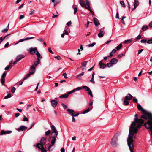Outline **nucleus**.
Here are the masks:
<instances>
[{"label": "nucleus", "mask_w": 152, "mask_h": 152, "mask_svg": "<svg viewBox=\"0 0 152 152\" xmlns=\"http://www.w3.org/2000/svg\"><path fill=\"white\" fill-rule=\"evenodd\" d=\"M134 116L135 117L134 119V122H132L129 128L128 137H132L133 132L136 133L138 131L137 129L140 128L142 126L144 122V120L137 118L138 115L137 114H135Z\"/></svg>", "instance_id": "1"}, {"label": "nucleus", "mask_w": 152, "mask_h": 152, "mask_svg": "<svg viewBox=\"0 0 152 152\" xmlns=\"http://www.w3.org/2000/svg\"><path fill=\"white\" fill-rule=\"evenodd\" d=\"M137 107L138 110L141 111L142 113L143 114L141 116V118L145 120L148 119V120H152V115L151 113L143 109L141 105L138 103H137Z\"/></svg>", "instance_id": "2"}, {"label": "nucleus", "mask_w": 152, "mask_h": 152, "mask_svg": "<svg viewBox=\"0 0 152 152\" xmlns=\"http://www.w3.org/2000/svg\"><path fill=\"white\" fill-rule=\"evenodd\" d=\"M120 133L117 132L115 134L113 137L112 139L111 144L113 147H116L118 145L117 141L118 140V137Z\"/></svg>", "instance_id": "3"}, {"label": "nucleus", "mask_w": 152, "mask_h": 152, "mask_svg": "<svg viewBox=\"0 0 152 152\" xmlns=\"http://www.w3.org/2000/svg\"><path fill=\"white\" fill-rule=\"evenodd\" d=\"M132 137H128L127 140L128 145L129 148L130 152H133V151L134 149V145L133 143L134 140L132 138Z\"/></svg>", "instance_id": "4"}, {"label": "nucleus", "mask_w": 152, "mask_h": 152, "mask_svg": "<svg viewBox=\"0 0 152 152\" xmlns=\"http://www.w3.org/2000/svg\"><path fill=\"white\" fill-rule=\"evenodd\" d=\"M58 134L57 131H56V132H52L51 134V137L53 138L51 141V144H54L56 140V137H57Z\"/></svg>", "instance_id": "5"}, {"label": "nucleus", "mask_w": 152, "mask_h": 152, "mask_svg": "<svg viewBox=\"0 0 152 152\" xmlns=\"http://www.w3.org/2000/svg\"><path fill=\"white\" fill-rule=\"evenodd\" d=\"M86 9L89 10H91L90 1L89 0H86Z\"/></svg>", "instance_id": "6"}, {"label": "nucleus", "mask_w": 152, "mask_h": 152, "mask_svg": "<svg viewBox=\"0 0 152 152\" xmlns=\"http://www.w3.org/2000/svg\"><path fill=\"white\" fill-rule=\"evenodd\" d=\"M12 132V131H5L4 130H1L0 132V135H2L5 134H9Z\"/></svg>", "instance_id": "7"}, {"label": "nucleus", "mask_w": 152, "mask_h": 152, "mask_svg": "<svg viewBox=\"0 0 152 152\" xmlns=\"http://www.w3.org/2000/svg\"><path fill=\"white\" fill-rule=\"evenodd\" d=\"M27 129V127L23 126H21L19 128L16 129L18 131H23Z\"/></svg>", "instance_id": "8"}, {"label": "nucleus", "mask_w": 152, "mask_h": 152, "mask_svg": "<svg viewBox=\"0 0 152 152\" xmlns=\"http://www.w3.org/2000/svg\"><path fill=\"white\" fill-rule=\"evenodd\" d=\"M51 105L54 107H55L58 104V102L55 100H51Z\"/></svg>", "instance_id": "9"}, {"label": "nucleus", "mask_w": 152, "mask_h": 152, "mask_svg": "<svg viewBox=\"0 0 152 152\" xmlns=\"http://www.w3.org/2000/svg\"><path fill=\"white\" fill-rule=\"evenodd\" d=\"M134 0V7L133 8H132V11L134 9H135L137 6L139 4V2L137 1V0Z\"/></svg>", "instance_id": "10"}, {"label": "nucleus", "mask_w": 152, "mask_h": 152, "mask_svg": "<svg viewBox=\"0 0 152 152\" xmlns=\"http://www.w3.org/2000/svg\"><path fill=\"white\" fill-rule=\"evenodd\" d=\"M35 71V68L34 66V65H32L30 68L29 73H30V74H32L34 73Z\"/></svg>", "instance_id": "11"}, {"label": "nucleus", "mask_w": 152, "mask_h": 152, "mask_svg": "<svg viewBox=\"0 0 152 152\" xmlns=\"http://www.w3.org/2000/svg\"><path fill=\"white\" fill-rule=\"evenodd\" d=\"M132 97L133 96L130 94H128L127 96L125 97L124 99L127 100H130Z\"/></svg>", "instance_id": "12"}, {"label": "nucleus", "mask_w": 152, "mask_h": 152, "mask_svg": "<svg viewBox=\"0 0 152 152\" xmlns=\"http://www.w3.org/2000/svg\"><path fill=\"white\" fill-rule=\"evenodd\" d=\"M34 38V37H26L25 38V39H20L18 41V42H23L26 40H27L29 39H33Z\"/></svg>", "instance_id": "13"}, {"label": "nucleus", "mask_w": 152, "mask_h": 152, "mask_svg": "<svg viewBox=\"0 0 152 152\" xmlns=\"http://www.w3.org/2000/svg\"><path fill=\"white\" fill-rule=\"evenodd\" d=\"M25 57L24 55L23 54L18 55L16 58L17 61H19Z\"/></svg>", "instance_id": "14"}, {"label": "nucleus", "mask_w": 152, "mask_h": 152, "mask_svg": "<svg viewBox=\"0 0 152 152\" xmlns=\"http://www.w3.org/2000/svg\"><path fill=\"white\" fill-rule=\"evenodd\" d=\"M37 50V48H31L30 49V53L31 54L33 55L35 53V50Z\"/></svg>", "instance_id": "15"}, {"label": "nucleus", "mask_w": 152, "mask_h": 152, "mask_svg": "<svg viewBox=\"0 0 152 152\" xmlns=\"http://www.w3.org/2000/svg\"><path fill=\"white\" fill-rule=\"evenodd\" d=\"M99 65L100 68L102 69H103L106 66L105 64L102 63L101 61L99 62Z\"/></svg>", "instance_id": "16"}, {"label": "nucleus", "mask_w": 152, "mask_h": 152, "mask_svg": "<svg viewBox=\"0 0 152 152\" xmlns=\"http://www.w3.org/2000/svg\"><path fill=\"white\" fill-rule=\"evenodd\" d=\"M110 62L113 65L116 64L118 62V60L115 58L112 59L110 61Z\"/></svg>", "instance_id": "17"}, {"label": "nucleus", "mask_w": 152, "mask_h": 152, "mask_svg": "<svg viewBox=\"0 0 152 152\" xmlns=\"http://www.w3.org/2000/svg\"><path fill=\"white\" fill-rule=\"evenodd\" d=\"M46 142V140L45 138L43 137L41 138L40 141V143L44 145L45 144Z\"/></svg>", "instance_id": "18"}, {"label": "nucleus", "mask_w": 152, "mask_h": 152, "mask_svg": "<svg viewBox=\"0 0 152 152\" xmlns=\"http://www.w3.org/2000/svg\"><path fill=\"white\" fill-rule=\"evenodd\" d=\"M79 3L80 5L83 7H85L86 8V4L85 1L83 0H80Z\"/></svg>", "instance_id": "19"}, {"label": "nucleus", "mask_w": 152, "mask_h": 152, "mask_svg": "<svg viewBox=\"0 0 152 152\" xmlns=\"http://www.w3.org/2000/svg\"><path fill=\"white\" fill-rule=\"evenodd\" d=\"M99 32L98 35V37L99 38L102 37L104 36V32L100 30L99 31Z\"/></svg>", "instance_id": "20"}, {"label": "nucleus", "mask_w": 152, "mask_h": 152, "mask_svg": "<svg viewBox=\"0 0 152 152\" xmlns=\"http://www.w3.org/2000/svg\"><path fill=\"white\" fill-rule=\"evenodd\" d=\"M69 94L68 92L67 94L61 95L59 97L61 98H66L68 97Z\"/></svg>", "instance_id": "21"}, {"label": "nucleus", "mask_w": 152, "mask_h": 152, "mask_svg": "<svg viewBox=\"0 0 152 152\" xmlns=\"http://www.w3.org/2000/svg\"><path fill=\"white\" fill-rule=\"evenodd\" d=\"M43 145L41 143H37V147L39 149H42L43 148Z\"/></svg>", "instance_id": "22"}, {"label": "nucleus", "mask_w": 152, "mask_h": 152, "mask_svg": "<svg viewBox=\"0 0 152 152\" xmlns=\"http://www.w3.org/2000/svg\"><path fill=\"white\" fill-rule=\"evenodd\" d=\"M94 22L95 26H97L99 24L97 19L95 18H94Z\"/></svg>", "instance_id": "23"}, {"label": "nucleus", "mask_w": 152, "mask_h": 152, "mask_svg": "<svg viewBox=\"0 0 152 152\" xmlns=\"http://www.w3.org/2000/svg\"><path fill=\"white\" fill-rule=\"evenodd\" d=\"M54 144H50V146L49 148L48 149L49 151H52L54 149Z\"/></svg>", "instance_id": "24"}, {"label": "nucleus", "mask_w": 152, "mask_h": 152, "mask_svg": "<svg viewBox=\"0 0 152 152\" xmlns=\"http://www.w3.org/2000/svg\"><path fill=\"white\" fill-rule=\"evenodd\" d=\"M10 24L9 23L6 28L4 29L2 31V32L4 33H6L9 29V26Z\"/></svg>", "instance_id": "25"}, {"label": "nucleus", "mask_w": 152, "mask_h": 152, "mask_svg": "<svg viewBox=\"0 0 152 152\" xmlns=\"http://www.w3.org/2000/svg\"><path fill=\"white\" fill-rule=\"evenodd\" d=\"M84 75V72H82L81 73L78 75L77 76V78L78 79H81V76L83 75Z\"/></svg>", "instance_id": "26"}, {"label": "nucleus", "mask_w": 152, "mask_h": 152, "mask_svg": "<svg viewBox=\"0 0 152 152\" xmlns=\"http://www.w3.org/2000/svg\"><path fill=\"white\" fill-rule=\"evenodd\" d=\"M68 112V113L69 114H71L73 112H74V110L73 109H67L66 110Z\"/></svg>", "instance_id": "27"}, {"label": "nucleus", "mask_w": 152, "mask_h": 152, "mask_svg": "<svg viewBox=\"0 0 152 152\" xmlns=\"http://www.w3.org/2000/svg\"><path fill=\"white\" fill-rule=\"evenodd\" d=\"M116 51V49H113L112 51L111 52L110 54V55L108 56V57H109L110 56H112L114 53H115Z\"/></svg>", "instance_id": "28"}, {"label": "nucleus", "mask_w": 152, "mask_h": 152, "mask_svg": "<svg viewBox=\"0 0 152 152\" xmlns=\"http://www.w3.org/2000/svg\"><path fill=\"white\" fill-rule=\"evenodd\" d=\"M87 62V61H85L82 62L81 64V67H85Z\"/></svg>", "instance_id": "29"}, {"label": "nucleus", "mask_w": 152, "mask_h": 152, "mask_svg": "<svg viewBox=\"0 0 152 152\" xmlns=\"http://www.w3.org/2000/svg\"><path fill=\"white\" fill-rule=\"evenodd\" d=\"M123 104H124L125 105H127L129 104V102L127 100L124 99Z\"/></svg>", "instance_id": "30"}, {"label": "nucleus", "mask_w": 152, "mask_h": 152, "mask_svg": "<svg viewBox=\"0 0 152 152\" xmlns=\"http://www.w3.org/2000/svg\"><path fill=\"white\" fill-rule=\"evenodd\" d=\"M92 109V108H91V109H90L89 108H87V109L86 110H84L83 113V114H86V113L89 112Z\"/></svg>", "instance_id": "31"}, {"label": "nucleus", "mask_w": 152, "mask_h": 152, "mask_svg": "<svg viewBox=\"0 0 152 152\" xmlns=\"http://www.w3.org/2000/svg\"><path fill=\"white\" fill-rule=\"evenodd\" d=\"M79 114L78 113L76 112H73V113L71 114V115L72 117H76Z\"/></svg>", "instance_id": "32"}, {"label": "nucleus", "mask_w": 152, "mask_h": 152, "mask_svg": "<svg viewBox=\"0 0 152 152\" xmlns=\"http://www.w3.org/2000/svg\"><path fill=\"white\" fill-rule=\"evenodd\" d=\"M122 47V44L121 43L119 44V45L117 46L116 48V50H118L120 49Z\"/></svg>", "instance_id": "33"}, {"label": "nucleus", "mask_w": 152, "mask_h": 152, "mask_svg": "<svg viewBox=\"0 0 152 152\" xmlns=\"http://www.w3.org/2000/svg\"><path fill=\"white\" fill-rule=\"evenodd\" d=\"M51 129L53 132H56V131H57L56 128L54 125H52L51 126Z\"/></svg>", "instance_id": "34"}, {"label": "nucleus", "mask_w": 152, "mask_h": 152, "mask_svg": "<svg viewBox=\"0 0 152 152\" xmlns=\"http://www.w3.org/2000/svg\"><path fill=\"white\" fill-rule=\"evenodd\" d=\"M132 40L131 39H129L126 40L124 41V43L125 44H128V43L131 42H132Z\"/></svg>", "instance_id": "35"}, {"label": "nucleus", "mask_w": 152, "mask_h": 152, "mask_svg": "<svg viewBox=\"0 0 152 152\" xmlns=\"http://www.w3.org/2000/svg\"><path fill=\"white\" fill-rule=\"evenodd\" d=\"M83 88L85 89L87 91H88L90 90L89 88L86 86H83L82 87Z\"/></svg>", "instance_id": "36"}, {"label": "nucleus", "mask_w": 152, "mask_h": 152, "mask_svg": "<svg viewBox=\"0 0 152 152\" xmlns=\"http://www.w3.org/2000/svg\"><path fill=\"white\" fill-rule=\"evenodd\" d=\"M31 74H30V73H29L27 74L26 75V76L24 77V79L23 80H26V79H27V78L29 77L30 76Z\"/></svg>", "instance_id": "37"}, {"label": "nucleus", "mask_w": 152, "mask_h": 152, "mask_svg": "<svg viewBox=\"0 0 152 152\" xmlns=\"http://www.w3.org/2000/svg\"><path fill=\"white\" fill-rule=\"evenodd\" d=\"M1 82L2 85H3L5 83V79L4 78H1Z\"/></svg>", "instance_id": "38"}, {"label": "nucleus", "mask_w": 152, "mask_h": 152, "mask_svg": "<svg viewBox=\"0 0 152 152\" xmlns=\"http://www.w3.org/2000/svg\"><path fill=\"white\" fill-rule=\"evenodd\" d=\"M120 4L121 5L122 7H125L126 6L125 4L123 1H121L120 2Z\"/></svg>", "instance_id": "39"}, {"label": "nucleus", "mask_w": 152, "mask_h": 152, "mask_svg": "<svg viewBox=\"0 0 152 152\" xmlns=\"http://www.w3.org/2000/svg\"><path fill=\"white\" fill-rule=\"evenodd\" d=\"M113 65L111 64V63L110 62V63H107V65H106V66L109 68L112 66Z\"/></svg>", "instance_id": "40"}, {"label": "nucleus", "mask_w": 152, "mask_h": 152, "mask_svg": "<svg viewBox=\"0 0 152 152\" xmlns=\"http://www.w3.org/2000/svg\"><path fill=\"white\" fill-rule=\"evenodd\" d=\"M148 28V27L147 26L144 25L143 26L142 28V29L143 30L145 31Z\"/></svg>", "instance_id": "41"}, {"label": "nucleus", "mask_w": 152, "mask_h": 152, "mask_svg": "<svg viewBox=\"0 0 152 152\" xmlns=\"http://www.w3.org/2000/svg\"><path fill=\"white\" fill-rule=\"evenodd\" d=\"M51 133V131L50 130H48L45 132V135L48 136Z\"/></svg>", "instance_id": "42"}, {"label": "nucleus", "mask_w": 152, "mask_h": 152, "mask_svg": "<svg viewBox=\"0 0 152 152\" xmlns=\"http://www.w3.org/2000/svg\"><path fill=\"white\" fill-rule=\"evenodd\" d=\"M11 96L10 94H8L7 95L5 96L4 98V99H7L9 98H10L11 97Z\"/></svg>", "instance_id": "43"}, {"label": "nucleus", "mask_w": 152, "mask_h": 152, "mask_svg": "<svg viewBox=\"0 0 152 152\" xmlns=\"http://www.w3.org/2000/svg\"><path fill=\"white\" fill-rule=\"evenodd\" d=\"M55 58L59 60H60L61 59V57L59 55H58L56 56L55 57Z\"/></svg>", "instance_id": "44"}, {"label": "nucleus", "mask_w": 152, "mask_h": 152, "mask_svg": "<svg viewBox=\"0 0 152 152\" xmlns=\"http://www.w3.org/2000/svg\"><path fill=\"white\" fill-rule=\"evenodd\" d=\"M96 44V43H95L93 42L91 44H89L88 45V46L89 47H93V46H94Z\"/></svg>", "instance_id": "45"}, {"label": "nucleus", "mask_w": 152, "mask_h": 152, "mask_svg": "<svg viewBox=\"0 0 152 152\" xmlns=\"http://www.w3.org/2000/svg\"><path fill=\"white\" fill-rule=\"evenodd\" d=\"M16 89L14 87H12L11 89V91L13 93L15 92Z\"/></svg>", "instance_id": "46"}, {"label": "nucleus", "mask_w": 152, "mask_h": 152, "mask_svg": "<svg viewBox=\"0 0 152 152\" xmlns=\"http://www.w3.org/2000/svg\"><path fill=\"white\" fill-rule=\"evenodd\" d=\"M147 43L148 44H152V37L151 38V39L148 41Z\"/></svg>", "instance_id": "47"}, {"label": "nucleus", "mask_w": 152, "mask_h": 152, "mask_svg": "<svg viewBox=\"0 0 152 152\" xmlns=\"http://www.w3.org/2000/svg\"><path fill=\"white\" fill-rule=\"evenodd\" d=\"M126 18V17L124 16L122 17L121 21L122 23H123L124 24H125V23L124 22V19L125 18Z\"/></svg>", "instance_id": "48"}, {"label": "nucleus", "mask_w": 152, "mask_h": 152, "mask_svg": "<svg viewBox=\"0 0 152 152\" xmlns=\"http://www.w3.org/2000/svg\"><path fill=\"white\" fill-rule=\"evenodd\" d=\"M147 41H147V40L145 39H142V40H141V41H140L142 43H145L146 42H147Z\"/></svg>", "instance_id": "49"}, {"label": "nucleus", "mask_w": 152, "mask_h": 152, "mask_svg": "<svg viewBox=\"0 0 152 152\" xmlns=\"http://www.w3.org/2000/svg\"><path fill=\"white\" fill-rule=\"evenodd\" d=\"M39 64V62L38 61H35L34 66H37V65L38 64Z\"/></svg>", "instance_id": "50"}, {"label": "nucleus", "mask_w": 152, "mask_h": 152, "mask_svg": "<svg viewBox=\"0 0 152 152\" xmlns=\"http://www.w3.org/2000/svg\"><path fill=\"white\" fill-rule=\"evenodd\" d=\"M62 75L65 78H67V74L66 73H64L63 75Z\"/></svg>", "instance_id": "51"}, {"label": "nucleus", "mask_w": 152, "mask_h": 152, "mask_svg": "<svg viewBox=\"0 0 152 152\" xmlns=\"http://www.w3.org/2000/svg\"><path fill=\"white\" fill-rule=\"evenodd\" d=\"M28 119L27 118L25 117V116H24V117L23 118V121H28Z\"/></svg>", "instance_id": "52"}, {"label": "nucleus", "mask_w": 152, "mask_h": 152, "mask_svg": "<svg viewBox=\"0 0 152 152\" xmlns=\"http://www.w3.org/2000/svg\"><path fill=\"white\" fill-rule=\"evenodd\" d=\"M61 105L63 106L64 109H66L67 108V106L64 103H62Z\"/></svg>", "instance_id": "53"}, {"label": "nucleus", "mask_w": 152, "mask_h": 152, "mask_svg": "<svg viewBox=\"0 0 152 152\" xmlns=\"http://www.w3.org/2000/svg\"><path fill=\"white\" fill-rule=\"evenodd\" d=\"M90 81L93 83H95V81L94 80V77H92L91 78V79Z\"/></svg>", "instance_id": "54"}, {"label": "nucleus", "mask_w": 152, "mask_h": 152, "mask_svg": "<svg viewBox=\"0 0 152 152\" xmlns=\"http://www.w3.org/2000/svg\"><path fill=\"white\" fill-rule=\"evenodd\" d=\"M74 14H75L77 12V8L76 7H74Z\"/></svg>", "instance_id": "55"}, {"label": "nucleus", "mask_w": 152, "mask_h": 152, "mask_svg": "<svg viewBox=\"0 0 152 152\" xmlns=\"http://www.w3.org/2000/svg\"><path fill=\"white\" fill-rule=\"evenodd\" d=\"M141 38V36L140 35H139L135 39L137 40L140 39Z\"/></svg>", "instance_id": "56"}, {"label": "nucleus", "mask_w": 152, "mask_h": 152, "mask_svg": "<svg viewBox=\"0 0 152 152\" xmlns=\"http://www.w3.org/2000/svg\"><path fill=\"white\" fill-rule=\"evenodd\" d=\"M50 144H46L45 145V148H48V149L50 146Z\"/></svg>", "instance_id": "57"}, {"label": "nucleus", "mask_w": 152, "mask_h": 152, "mask_svg": "<svg viewBox=\"0 0 152 152\" xmlns=\"http://www.w3.org/2000/svg\"><path fill=\"white\" fill-rule=\"evenodd\" d=\"M24 17H25V16L24 15H21L20 16L19 19H20V20L22 19H23L24 18Z\"/></svg>", "instance_id": "58"}, {"label": "nucleus", "mask_w": 152, "mask_h": 152, "mask_svg": "<svg viewBox=\"0 0 152 152\" xmlns=\"http://www.w3.org/2000/svg\"><path fill=\"white\" fill-rule=\"evenodd\" d=\"M37 40L38 41H39L41 42H43L44 41L43 39L42 38H40L38 39H37Z\"/></svg>", "instance_id": "59"}, {"label": "nucleus", "mask_w": 152, "mask_h": 152, "mask_svg": "<svg viewBox=\"0 0 152 152\" xmlns=\"http://www.w3.org/2000/svg\"><path fill=\"white\" fill-rule=\"evenodd\" d=\"M6 73H5V72L1 76V78H4L6 77Z\"/></svg>", "instance_id": "60"}, {"label": "nucleus", "mask_w": 152, "mask_h": 152, "mask_svg": "<svg viewBox=\"0 0 152 152\" xmlns=\"http://www.w3.org/2000/svg\"><path fill=\"white\" fill-rule=\"evenodd\" d=\"M53 16H52V18H56L57 17L58 15H58H55L54 14H53Z\"/></svg>", "instance_id": "61"}, {"label": "nucleus", "mask_w": 152, "mask_h": 152, "mask_svg": "<svg viewBox=\"0 0 152 152\" xmlns=\"http://www.w3.org/2000/svg\"><path fill=\"white\" fill-rule=\"evenodd\" d=\"M48 51L52 54H53L54 53L51 50V48H49L48 49Z\"/></svg>", "instance_id": "62"}, {"label": "nucleus", "mask_w": 152, "mask_h": 152, "mask_svg": "<svg viewBox=\"0 0 152 152\" xmlns=\"http://www.w3.org/2000/svg\"><path fill=\"white\" fill-rule=\"evenodd\" d=\"M75 91H76V89H75L73 90H72V91L69 92V94H70Z\"/></svg>", "instance_id": "63"}, {"label": "nucleus", "mask_w": 152, "mask_h": 152, "mask_svg": "<svg viewBox=\"0 0 152 152\" xmlns=\"http://www.w3.org/2000/svg\"><path fill=\"white\" fill-rule=\"evenodd\" d=\"M41 149V152H46L47 151V150L45 149L44 148H43Z\"/></svg>", "instance_id": "64"}]
</instances>
